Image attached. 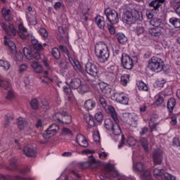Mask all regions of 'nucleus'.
Returning a JSON list of instances; mask_svg holds the SVG:
<instances>
[{"label":"nucleus","mask_w":180,"mask_h":180,"mask_svg":"<svg viewBox=\"0 0 180 180\" xmlns=\"http://www.w3.org/2000/svg\"><path fill=\"white\" fill-rule=\"evenodd\" d=\"M89 87H88V85H86V84H81L78 89V92L79 94H86V92H89Z\"/></svg>","instance_id":"obj_49"},{"label":"nucleus","mask_w":180,"mask_h":180,"mask_svg":"<svg viewBox=\"0 0 180 180\" xmlns=\"http://www.w3.org/2000/svg\"><path fill=\"white\" fill-rule=\"evenodd\" d=\"M120 118L123 122H126L129 126L132 127H137L139 122V116L134 112H122Z\"/></svg>","instance_id":"obj_7"},{"label":"nucleus","mask_w":180,"mask_h":180,"mask_svg":"<svg viewBox=\"0 0 180 180\" xmlns=\"http://www.w3.org/2000/svg\"><path fill=\"white\" fill-rule=\"evenodd\" d=\"M169 23H171V25H172L176 29H179V27H180V19L179 18L173 17L169 20Z\"/></svg>","instance_id":"obj_41"},{"label":"nucleus","mask_w":180,"mask_h":180,"mask_svg":"<svg viewBox=\"0 0 180 180\" xmlns=\"http://www.w3.org/2000/svg\"><path fill=\"white\" fill-rule=\"evenodd\" d=\"M88 10H84L82 13V20H84V22H86V20H88Z\"/></svg>","instance_id":"obj_64"},{"label":"nucleus","mask_w":180,"mask_h":180,"mask_svg":"<svg viewBox=\"0 0 180 180\" xmlns=\"http://www.w3.org/2000/svg\"><path fill=\"white\" fill-rule=\"evenodd\" d=\"M121 61L124 68H126V70H131L133 68V60L127 53H122Z\"/></svg>","instance_id":"obj_19"},{"label":"nucleus","mask_w":180,"mask_h":180,"mask_svg":"<svg viewBox=\"0 0 180 180\" xmlns=\"http://www.w3.org/2000/svg\"><path fill=\"white\" fill-rule=\"evenodd\" d=\"M94 153H95V151L89 149H86L82 151V155H88L89 158L90 159V160L85 162L84 164L86 168H96L101 165V162L94 158V155H92Z\"/></svg>","instance_id":"obj_5"},{"label":"nucleus","mask_w":180,"mask_h":180,"mask_svg":"<svg viewBox=\"0 0 180 180\" xmlns=\"http://www.w3.org/2000/svg\"><path fill=\"white\" fill-rule=\"evenodd\" d=\"M95 119L98 122H101V120H103V114H102V112H97L95 115Z\"/></svg>","instance_id":"obj_58"},{"label":"nucleus","mask_w":180,"mask_h":180,"mask_svg":"<svg viewBox=\"0 0 180 180\" xmlns=\"http://www.w3.org/2000/svg\"><path fill=\"white\" fill-rule=\"evenodd\" d=\"M136 85L139 91H148V86L143 81L137 82Z\"/></svg>","instance_id":"obj_46"},{"label":"nucleus","mask_w":180,"mask_h":180,"mask_svg":"<svg viewBox=\"0 0 180 180\" xmlns=\"http://www.w3.org/2000/svg\"><path fill=\"white\" fill-rule=\"evenodd\" d=\"M84 120L87 124H89V126H91V127H94L95 121H94V117L91 115V114L87 113L84 115Z\"/></svg>","instance_id":"obj_35"},{"label":"nucleus","mask_w":180,"mask_h":180,"mask_svg":"<svg viewBox=\"0 0 180 180\" xmlns=\"http://www.w3.org/2000/svg\"><path fill=\"white\" fill-rule=\"evenodd\" d=\"M30 65L34 72L37 74H41L43 72V67L38 62L32 60Z\"/></svg>","instance_id":"obj_25"},{"label":"nucleus","mask_w":180,"mask_h":180,"mask_svg":"<svg viewBox=\"0 0 180 180\" xmlns=\"http://www.w3.org/2000/svg\"><path fill=\"white\" fill-rule=\"evenodd\" d=\"M85 71L86 74L91 75V77H96L98 74H99V68L92 62H88L86 63Z\"/></svg>","instance_id":"obj_15"},{"label":"nucleus","mask_w":180,"mask_h":180,"mask_svg":"<svg viewBox=\"0 0 180 180\" xmlns=\"http://www.w3.org/2000/svg\"><path fill=\"white\" fill-rule=\"evenodd\" d=\"M130 82V75H123L121 77V84L123 86H127V84Z\"/></svg>","instance_id":"obj_43"},{"label":"nucleus","mask_w":180,"mask_h":180,"mask_svg":"<svg viewBox=\"0 0 180 180\" xmlns=\"http://www.w3.org/2000/svg\"><path fill=\"white\" fill-rule=\"evenodd\" d=\"M16 158H12L10 160L9 165L6 167V169H8V171H16V169H18V165L16 163Z\"/></svg>","instance_id":"obj_30"},{"label":"nucleus","mask_w":180,"mask_h":180,"mask_svg":"<svg viewBox=\"0 0 180 180\" xmlns=\"http://www.w3.org/2000/svg\"><path fill=\"white\" fill-rule=\"evenodd\" d=\"M51 54L54 58L58 60V58L60 57V51L57 48H53L52 49Z\"/></svg>","instance_id":"obj_55"},{"label":"nucleus","mask_w":180,"mask_h":180,"mask_svg":"<svg viewBox=\"0 0 180 180\" xmlns=\"http://www.w3.org/2000/svg\"><path fill=\"white\" fill-rule=\"evenodd\" d=\"M60 130V127L56 124H52L42 134V137H44L46 140H49V139H51L53 136H56L58 131Z\"/></svg>","instance_id":"obj_14"},{"label":"nucleus","mask_w":180,"mask_h":180,"mask_svg":"<svg viewBox=\"0 0 180 180\" xmlns=\"http://www.w3.org/2000/svg\"><path fill=\"white\" fill-rule=\"evenodd\" d=\"M141 146L143 147L145 151H148V141L146 138H142L140 140Z\"/></svg>","instance_id":"obj_50"},{"label":"nucleus","mask_w":180,"mask_h":180,"mask_svg":"<svg viewBox=\"0 0 180 180\" xmlns=\"http://www.w3.org/2000/svg\"><path fill=\"white\" fill-rule=\"evenodd\" d=\"M107 28L111 34H115L116 33V30L113 27V24L107 25Z\"/></svg>","instance_id":"obj_62"},{"label":"nucleus","mask_w":180,"mask_h":180,"mask_svg":"<svg viewBox=\"0 0 180 180\" xmlns=\"http://www.w3.org/2000/svg\"><path fill=\"white\" fill-rule=\"evenodd\" d=\"M164 2H165V0H155L152 1L149 5L150 6H153L154 9L157 11V9L161 6V4H164Z\"/></svg>","instance_id":"obj_40"},{"label":"nucleus","mask_w":180,"mask_h":180,"mask_svg":"<svg viewBox=\"0 0 180 180\" xmlns=\"http://www.w3.org/2000/svg\"><path fill=\"white\" fill-rule=\"evenodd\" d=\"M100 88L101 89V92L104 94V95H110V92H112V89H110L108 84L105 82H101L100 84Z\"/></svg>","instance_id":"obj_29"},{"label":"nucleus","mask_w":180,"mask_h":180,"mask_svg":"<svg viewBox=\"0 0 180 180\" xmlns=\"http://www.w3.org/2000/svg\"><path fill=\"white\" fill-rule=\"evenodd\" d=\"M18 127L20 131H22L25 136H29L32 134V127L29 125L26 118L22 117L18 118Z\"/></svg>","instance_id":"obj_10"},{"label":"nucleus","mask_w":180,"mask_h":180,"mask_svg":"<svg viewBox=\"0 0 180 180\" xmlns=\"http://www.w3.org/2000/svg\"><path fill=\"white\" fill-rule=\"evenodd\" d=\"M165 65L164 60L158 56L152 57L148 62V68L153 72H161Z\"/></svg>","instance_id":"obj_3"},{"label":"nucleus","mask_w":180,"mask_h":180,"mask_svg":"<svg viewBox=\"0 0 180 180\" xmlns=\"http://www.w3.org/2000/svg\"><path fill=\"white\" fill-rule=\"evenodd\" d=\"M112 101L120 103V105H129V94L124 93V91H114L111 95Z\"/></svg>","instance_id":"obj_8"},{"label":"nucleus","mask_w":180,"mask_h":180,"mask_svg":"<svg viewBox=\"0 0 180 180\" xmlns=\"http://www.w3.org/2000/svg\"><path fill=\"white\" fill-rule=\"evenodd\" d=\"M27 40H30L32 46H34V49L37 50H43V44L39 43V41L33 37V34H31V37L28 38Z\"/></svg>","instance_id":"obj_26"},{"label":"nucleus","mask_w":180,"mask_h":180,"mask_svg":"<svg viewBox=\"0 0 180 180\" xmlns=\"http://www.w3.org/2000/svg\"><path fill=\"white\" fill-rule=\"evenodd\" d=\"M162 151L156 150L153 153V160L155 165H161L163 160Z\"/></svg>","instance_id":"obj_22"},{"label":"nucleus","mask_w":180,"mask_h":180,"mask_svg":"<svg viewBox=\"0 0 180 180\" xmlns=\"http://www.w3.org/2000/svg\"><path fill=\"white\" fill-rule=\"evenodd\" d=\"M15 98V92L12 90H8L6 98L8 99V101H13Z\"/></svg>","instance_id":"obj_52"},{"label":"nucleus","mask_w":180,"mask_h":180,"mask_svg":"<svg viewBox=\"0 0 180 180\" xmlns=\"http://www.w3.org/2000/svg\"><path fill=\"white\" fill-rule=\"evenodd\" d=\"M64 110H60L59 112L54 113L53 117L55 122H58L59 123H63V117H64Z\"/></svg>","instance_id":"obj_31"},{"label":"nucleus","mask_w":180,"mask_h":180,"mask_svg":"<svg viewBox=\"0 0 180 180\" xmlns=\"http://www.w3.org/2000/svg\"><path fill=\"white\" fill-rule=\"evenodd\" d=\"M28 67L26 64H21L18 66V72L19 74H23L27 71Z\"/></svg>","instance_id":"obj_54"},{"label":"nucleus","mask_w":180,"mask_h":180,"mask_svg":"<svg viewBox=\"0 0 180 180\" xmlns=\"http://www.w3.org/2000/svg\"><path fill=\"white\" fill-rule=\"evenodd\" d=\"M41 108L42 109H49V101H47V100L46 98H42L41 100Z\"/></svg>","instance_id":"obj_59"},{"label":"nucleus","mask_w":180,"mask_h":180,"mask_svg":"<svg viewBox=\"0 0 180 180\" xmlns=\"http://www.w3.org/2000/svg\"><path fill=\"white\" fill-rule=\"evenodd\" d=\"M100 103L104 110L110 115L111 117L113 119L114 122L110 119L108 118L105 120V129L108 131H111L112 134H114L116 137L122 134V129H120V125H119V118L117 117V113L115 110V108L112 105H108L106 103V100L103 97L100 98Z\"/></svg>","instance_id":"obj_1"},{"label":"nucleus","mask_w":180,"mask_h":180,"mask_svg":"<svg viewBox=\"0 0 180 180\" xmlns=\"http://www.w3.org/2000/svg\"><path fill=\"white\" fill-rule=\"evenodd\" d=\"M4 44L8 47L13 54H15V56L17 61L20 62L23 60V54H22V52L16 51V45L12 41L9 40L8 37H4Z\"/></svg>","instance_id":"obj_9"},{"label":"nucleus","mask_w":180,"mask_h":180,"mask_svg":"<svg viewBox=\"0 0 180 180\" xmlns=\"http://www.w3.org/2000/svg\"><path fill=\"white\" fill-rule=\"evenodd\" d=\"M169 29V25L168 24H161L160 27H153L149 28L148 32L151 36L154 37H160L164 34V32Z\"/></svg>","instance_id":"obj_11"},{"label":"nucleus","mask_w":180,"mask_h":180,"mask_svg":"<svg viewBox=\"0 0 180 180\" xmlns=\"http://www.w3.org/2000/svg\"><path fill=\"white\" fill-rule=\"evenodd\" d=\"M60 71L62 74L67 72V61L65 60H62L59 63Z\"/></svg>","instance_id":"obj_44"},{"label":"nucleus","mask_w":180,"mask_h":180,"mask_svg":"<svg viewBox=\"0 0 180 180\" xmlns=\"http://www.w3.org/2000/svg\"><path fill=\"white\" fill-rule=\"evenodd\" d=\"M105 168V178H108L110 179L111 178H117L119 176V172L116 170L115 167V164H112L110 162L105 163L104 165Z\"/></svg>","instance_id":"obj_12"},{"label":"nucleus","mask_w":180,"mask_h":180,"mask_svg":"<svg viewBox=\"0 0 180 180\" xmlns=\"http://www.w3.org/2000/svg\"><path fill=\"white\" fill-rule=\"evenodd\" d=\"M95 54L99 63H106L109 59V49L108 45L103 42H98L95 45Z\"/></svg>","instance_id":"obj_2"},{"label":"nucleus","mask_w":180,"mask_h":180,"mask_svg":"<svg viewBox=\"0 0 180 180\" xmlns=\"http://www.w3.org/2000/svg\"><path fill=\"white\" fill-rule=\"evenodd\" d=\"M115 71H116V66L110 65L105 70V74L107 75H110V74H115Z\"/></svg>","instance_id":"obj_51"},{"label":"nucleus","mask_w":180,"mask_h":180,"mask_svg":"<svg viewBox=\"0 0 180 180\" xmlns=\"http://www.w3.org/2000/svg\"><path fill=\"white\" fill-rule=\"evenodd\" d=\"M23 54L27 60H32L33 56L35 55L36 60L40 58L39 53H34V48L33 46H25L23 48Z\"/></svg>","instance_id":"obj_16"},{"label":"nucleus","mask_w":180,"mask_h":180,"mask_svg":"<svg viewBox=\"0 0 180 180\" xmlns=\"http://www.w3.org/2000/svg\"><path fill=\"white\" fill-rule=\"evenodd\" d=\"M105 15L110 25H116L119 22V14L116 10L107 8L105 10Z\"/></svg>","instance_id":"obj_13"},{"label":"nucleus","mask_w":180,"mask_h":180,"mask_svg":"<svg viewBox=\"0 0 180 180\" xmlns=\"http://www.w3.org/2000/svg\"><path fill=\"white\" fill-rule=\"evenodd\" d=\"M149 24L153 27H160L161 25H167L165 22H161V19L158 18H153L149 20Z\"/></svg>","instance_id":"obj_28"},{"label":"nucleus","mask_w":180,"mask_h":180,"mask_svg":"<svg viewBox=\"0 0 180 180\" xmlns=\"http://www.w3.org/2000/svg\"><path fill=\"white\" fill-rule=\"evenodd\" d=\"M175 105H176V101L175 100V98H171L167 101V109L170 113H172V112L174 111Z\"/></svg>","instance_id":"obj_36"},{"label":"nucleus","mask_w":180,"mask_h":180,"mask_svg":"<svg viewBox=\"0 0 180 180\" xmlns=\"http://www.w3.org/2000/svg\"><path fill=\"white\" fill-rule=\"evenodd\" d=\"M49 81L52 84H58V86H61V85H60V84H61V82H58V77H57V75H53V76L49 77Z\"/></svg>","instance_id":"obj_57"},{"label":"nucleus","mask_w":180,"mask_h":180,"mask_svg":"<svg viewBox=\"0 0 180 180\" xmlns=\"http://www.w3.org/2000/svg\"><path fill=\"white\" fill-rule=\"evenodd\" d=\"M117 39L120 44H126V43H127V41L129 40L127 38L126 35H124V34L122 32H119L117 34Z\"/></svg>","instance_id":"obj_37"},{"label":"nucleus","mask_w":180,"mask_h":180,"mask_svg":"<svg viewBox=\"0 0 180 180\" xmlns=\"http://www.w3.org/2000/svg\"><path fill=\"white\" fill-rule=\"evenodd\" d=\"M23 154H25L26 157L33 158L37 155V149L32 145H27L23 148Z\"/></svg>","instance_id":"obj_20"},{"label":"nucleus","mask_w":180,"mask_h":180,"mask_svg":"<svg viewBox=\"0 0 180 180\" xmlns=\"http://www.w3.org/2000/svg\"><path fill=\"white\" fill-rule=\"evenodd\" d=\"M30 105L32 108V109H33L34 110H37V109H39V100H37V98H33L32 100H31Z\"/></svg>","instance_id":"obj_47"},{"label":"nucleus","mask_w":180,"mask_h":180,"mask_svg":"<svg viewBox=\"0 0 180 180\" xmlns=\"http://www.w3.org/2000/svg\"><path fill=\"white\" fill-rule=\"evenodd\" d=\"M134 32L138 36H140V34H143V33H144V27L141 26L136 27Z\"/></svg>","instance_id":"obj_60"},{"label":"nucleus","mask_w":180,"mask_h":180,"mask_svg":"<svg viewBox=\"0 0 180 180\" xmlns=\"http://www.w3.org/2000/svg\"><path fill=\"white\" fill-rule=\"evenodd\" d=\"M1 13L4 19H5L7 22H9V20H11V10L4 8L1 9Z\"/></svg>","instance_id":"obj_39"},{"label":"nucleus","mask_w":180,"mask_h":180,"mask_svg":"<svg viewBox=\"0 0 180 180\" xmlns=\"http://www.w3.org/2000/svg\"><path fill=\"white\" fill-rule=\"evenodd\" d=\"M81 84H82V82L80 79H73L70 82V86L72 88V89H79L81 86Z\"/></svg>","instance_id":"obj_33"},{"label":"nucleus","mask_w":180,"mask_h":180,"mask_svg":"<svg viewBox=\"0 0 180 180\" xmlns=\"http://www.w3.org/2000/svg\"><path fill=\"white\" fill-rule=\"evenodd\" d=\"M1 27L4 30L6 34L8 35L7 37L8 40H11V37L10 36H15L18 34V30H16V28L15 27V25L13 24H9L8 26L7 27L5 23H1Z\"/></svg>","instance_id":"obj_17"},{"label":"nucleus","mask_w":180,"mask_h":180,"mask_svg":"<svg viewBox=\"0 0 180 180\" xmlns=\"http://www.w3.org/2000/svg\"><path fill=\"white\" fill-rule=\"evenodd\" d=\"M93 139L95 143H99L101 140V136H99V132L94 131L93 134Z\"/></svg>","instance_id":"obj_61"},{"label":"nucleus","mask_w":180,"mask_h":180,"mask_svg":"<svg viewBox=\"0 0 180 180\" xmlns=\"http://www.w3.org/2000/svg\"><path fill=\"white\" fill-rule=\"evenodd\" d=\"M136 144H137V140L131 136H128L127 139V145H128L129 147H134Z\"/></svg>","instance_id":"obj_42"},{"label":"nucleus","mask_w":180,"mask_h":180,"mask_svg":"<svg viewBox=\"0 0 180 180\" xmlns=\"http://www.w3.org/2000/svg\"><path fill=\"white\" fill-rule=\"evenodd\" d=\"M39 34H41V36L44 37V39H47L49 37V32L45 28L39 29Z\"/></svg>","instance_id":"obj_56"},{"label":"nucleus","mask_w":180,"mask_h":180,"mask_svg":"<svg viewBox=\"0 0 180 180\" xmlns=\"http://www.w3.org/2000/svg\"><path fill=\"white\" fill-rule=\"evenodd\" d=\"M165 172L164 169L155 168L153 170V175H154V176H155L157 178L158 176H162V175H164Z\"/></svg>","instance_id":"obj_48"},{"label":"nucleus","mask_w":180,"mask_h":180,"mask_svg":"<svg viewBox=\"0 0 180 180\" xmlns=\"http://www.w3.org/2000/svg\"><path fill=\"white\" fill-rule=\"evenodd\" d=\"M18 36L22 39V40H27L32 37V33L27 32V29L22 25V23L18 25V29L17 30Z\"/></svg>","instance_id":"obj_18"},{"label":"nucleus","mask_w":180,"mask_h":180,"mask_svg":"<svg viewBox=\"0 0 180 180\" xmlns=\"http://www.w3.org/2000/svg\"><path fill=\"white\" fill-rule=\"evenodd\" d=\"M72 117L71 115H68V112H66L65 111L63 113V117L62 120H65V121H62V123L65 124H70L72 122Z\"/></svg>","instance_id":"obj_45"},{"label":"nucleus","mask_w":180,"mask_h":180,"mask_svg":"<svg viewBox=\"0 0 180 180\" xmlns=\"http://www.w3.org/2000/svg\"><path fill=\"white\" fill-rule=\"evenodd\" d=\"M26 20L29 26H36V25H37V18L36 17V12L27 13Z\"/></svg>","instance_id":"obj_23"},{"label":"nucleus","mask_w":180,"mask_h":180,"mask_svg":"<svg viewBox=\"0 0 180 180\" xmlns=\"http://www.w3.org/2000/svg\"><path fill=\"white\" fill-rule=\"evenodd\" d=\"M67 56L69 59L70 64L72 65L73 68L77 72H82V68H81V65L79 62L75 59V56L74 55H70L68 52H67Z\"/></svg>","instance_id":"obj_21"},{"label":"nucleus","mask_w":180,"mask_h":180,"mask_svg":"<svg viewBox=\"0 0 180 180\" xmlns=\"http://www.w3.org/2000/svg\"><path fill=\"white\" fill-rule=\"evenodd\" d=\"M95 22L99 29H105V18L103 17L101 15L97 16Z\"/></svg>","instance_id":"obj_32"},{"label":"nucleus","mask_w":180,"mask_h":180,"mask_svg":"<svg viewBox=\"0 0 180 180\" xmlns=\"http://www.w3.org/2000/svg\"><path fill=\"white\" fill-rule=\"evenodd\" d=\"M163 177L165 180H176V177L168 172L163 173Z\"/></svg>","instance_id":"obj_53"},{"label":"nucleus","mask_w":180,"mask_h":180,"mask_svg":"<svg viewBox=\"0 0 180 180\" xmlns=\"http://www.w3.org/2000/svg\"><path fill=\"white\" fill-rule=\"evenodd\" d=\"M75 141L80 146V147H84V148L88 147V141L86 140V138H85V136H84L82 134H78L76 136Z\"/></svg>","instance_id":"obj_24"},{"label":"nucleus","mask_w":180,"mask_h":180,"mask_svg":"<svg viewBox=\"0 0 180 180\" xmlns=\"http://www.w3.org/2000/svg\"><path fill=\"white\" fill-rule=\"evenodd\" d=\"M133 171L135 172H143L141 175V179L143 180H150L151 179V172L150 170H146V165L141 163V162H138L136 163H133Z\"/></svg>","instance_id":"obj_6"},{"label":"nucleus","mask_w":180,"mask_h":180,"mask_svg":"<svg viewBox=\"0 0 180 180\" xmlns=\"http://www.w3.org/2000/svg\"><path fill=\"white\" fill-rule=\"evenodd\" d=\"M0 67L3 71H9L11 68V63L6 60L0 59Z\"/></svg>","instance_id":"obj_34"},{"label":"nucleus","mask_w":180,"mask_h":180,"mask_svg":"<svg viewBox=\"0 0 180 180\" xmlns=\"http://www.w3.org/2000/svg\"><path fill=\"white\" fill-rule=\"evenodd\" d=\"M10 180H33L32 178L23 179L19 176H13L9 178Z\"/></svg>","instance_id":"obj_63"},{"label":"nucleus","mask_w":180,"mask_h":180,"mask_svg":"<svg viewBox=\"0 0 180 180\" xmlns=\"http://www.w3.org/2000/svg\"><path fill=\"white\" fill-rule=\"evenodd\" d=\"M96 106V103L92 99L86 100L84 103L86 110H92Z\"/></svg>","instance_id":"obj_27"},{"label":"nucleus","mask_w":180,"mask_h":180,"mask_svg":"<svg viewBox=\"0 0 180 180\" xmlns=\"http://www.w3.org/2000/svg\"><path fill=\"white\" fill-rule=\"evenodd\" d=\"M141 13L136 10H131V11H125L124 13V18H122L123 23L125 25H133L136 23L137 20H141Z\"/></svg>","instance_id":"obj_4"},{"label":"nucleus","mask_w":180,"mask_h":180,"mask_svg":"<svg viewBox=\"0 0 180 180\" xmlns=\"http://www.w3.org/2000/svg\"><path fill=\"white\" fill-rule=\"evenodd\" d=\"M11 86H12V84H11L9 80L0 79V88H2V89H9Z\"/></svg>","instance_id":"obj_38"}]
</instances>
